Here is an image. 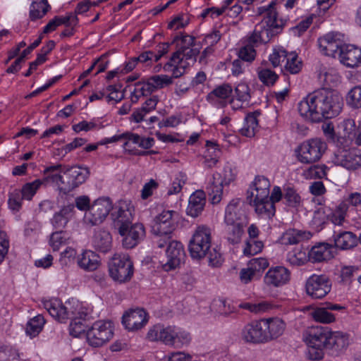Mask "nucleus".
<instances>
[{"mask_svg": "<svg viewBox=\"0 0 361 361\" xmlns=\"http://www.w3.org/2000/svg\"><path fill=\"white\" fill-rule=\"evenodd\" d=\"M232 92V87L229 84H223L214 89L207 95V99H210L214 96L220 99H226L231 95Z\"/></svg>", "mask_w": 361, "mask_h": 361, "instance_id": "864d4df0", "label": "nucleus"}, {"mask_svg": "<svg viewBox=\"0 0 361 361\" xmlns=\"http://www.w3.org/2000/svg\"><path fill=\"white\" fill-rule=\"evenodd\" d=\"M235 94L237 99L241 102H248L251 97L250 87L245 82H240L235 87Z\"/></svg>", "mask_w": 361, "mask_h": 361, "instance_id": "13d9d810", "label": "nucleus"}, {"mask_svg": "<svg viewBox=\"0 0 361 361\" xmlns=\"http://www.w3.org/2000/svg\"><path fill=\"white\" fill-rule=\"evenodd\" d=\"M113 209L109 198H99L95 200L86 211L84 221L91 226H96L102 224Z\"/></svg>", "mask_w": 361, "mask_h": 361, "instance_id": "1a4fd4ad", "label": "nucleus"}, {"mask_svg": "<svg viewBox=\"0 0 361 361\" xmlns=\"http://www.w3.org/2000/svg\"><path fill=\"white\" fill-rule=\"evenodd\" d=\"M256 51L253 45L247 44L239 50V59L244 61L251 62L255 59Z\"/></svg>", "mask_w": 361, "mask_h": 361, "instance_id": "0e129e2a", "label": "nucleus"}, {"mask_svg": "<svg viewBox=\"0 0 361 361\" xmlns=\"http://www.w3.org/2000/svg\"><path fill=\"white\" fill-rule=\"evenodd\" d=\"M341 62L347 67L356 68L361 65V49L352 45L344 44L339 52Z\"/></svg>", "mask_w": 361, "mask_h": 361, "instance_id": "412c9836", "label": "nucleus"}, {"mask_svg": "<svg viewBox=\"0 0 361 361\" xmlns=\"http://www.w3.org/2000/svg\"><path fill=\"white\" fill-rule=\"evenodd\" d=\"M44 307L51 317L61 323H64L68 318L69 313L67 308L60 300H54L46 302Z\"/></svg>", "mask_w": 361, "mask_h": 361, "instance_id": "c756f323", "label": "nucleus"}, {"mask_svg": "<svg viewBox=\"0 0 361 361\" xmlns=\"http://www.w3.org/2000/svg\"><path fill=\"white\" fill-rule=\"evenodd\" d=\"M262 319L246 324L241 331V338L247 343H266Z\"/></svg>", "mask_w": 361, "mask_h": 361, "instance_id": "a211bd4d", "label": "nucleus"}, {"mask_svg": "<svg viewBox=\"0 0 361 361\" xmlns=\"http://www.w3.org/2000/svg\"><path fill=\"white\" fill-rule=\"evenodd\" d=\"M247 266L256 274V276H259L261 272L267 268L269 263L264 258H254L249 262Z\"/></svg>", "mask_w": 361, "mask_h": 361, "instance_id": "4d7b16f0", "label": "nucleus"}, {"mask_svg": "<svg viewBox=\"0 0 361 361\" xmlns=\"http://www.w3.org/2000/svg\"><path fill=\"white\" fill-rule=\"evenodd\" d=\"M148 322L147 313L142 308L126 311L122 317V324L128 331L142 329Z\"/></svg>", "mask_w": 361, "mask_h": 361, "instance_id": "2eb2a0df", "label": "nucleus"}, {"mask_svg": "<svg viewBox=\"0 0 361 361\" xmlns=\"http://www.w3.org/2000/svg\"><path fill=\"white\" fill-rule=\"evenodd\" d=\"M195 37L188 35H181L180 43L176 44L177 51L174 52L171 58V61L176 62V59H179L180 52L184 51V49L190 48L195 46Z\"/></svg>", "mask_w": 361, "mask_h": 361, "instance_id": "37998d69", "label": "nucleus"}, {"mask_svg": "<svg viewBox=\"0 0 361 361\" xmlns=\"http://www.w3.org/2000/svg\"><path fill=\"white\" fill-rule=\"evenodd\" d=\"M209 189V196L210 197L212 204H217L221 200V195L223 192V185L219 180H216L215 183H212Z\"/></svg>", "mask_w": 361, "mask_h": 361, "instance_id": "6e6d98bb", "label": "nucleus"}, {"mask_svg": "<svg viewBox=\"0 0 361 361\" xmlns=\"http://www.w3.org/2000/svg\"><path fill=\"white\" fill-rule=\"evenodd\" d=\"M56 25H65L66 27L75 26L78 24V18L75 14L70 13L66 16H55Z\"/></svg>", "mask_w": 361, "mask_h": 361, "instance_id": "69168bd1", "label": "nucleus"}, {"mask_svg": "<svg viewBox=\"0 0 361 361\" xmlns=\"http://www.w3.org/2000/svg\"><path fill=\"white\" fill-rule=\"evenodd\" d=\"M88 314L85 312H79L78 316L72 319L69 331L70 334L74 337H78L82 334L87 333L89 324H87Z\"/></svg>", "mask_w": 361, "mask_h": 361, "instance_id": "473e14b6", "label": "nucleus"}, {"mask_svg": "<svg viewBox=\"0 0 361 361\" xmlns=\"http://www.w3.org/2000/svg\"><path fill=\"white\" fill-rule=\"evenodd\" d=\"M258 78L263 84L271 86L275 83L279 77L274 71L264 68L258 71Z\"/></svg>", "mask_w": 361, "mask_h": 361, "instance_id": "5fc2aeb1", "label": "nucleus"}, {"mask_svg": "<svg viewBox=\"0 0 361 361\" xmlns=\"http://www.w3.org/2000/svg\"><path fill=\"white\" fill-rule=\"evenodd\" d=\"M254 191L247 192V201L255 207V212L259 216L270 219L276 212L275 206L273 202L269 199V197L263 200H257L254 197Z\"/></svg>", "mask_w": 361, "mask_h": 361, "instance_id": "6ab92c4d", "label": "nucleus"}, {"mask_svg": "<svg viewBox=\"0 0 361 361\" xmlns=\"http://www.w3.org/2000/svg\"><path fill=\"white\" fill-rule=\"evenodd\" d=\"M78 264L84 270L93 271L100 265L99 257L94 252L85 250L78 257Z\"/></svg>", "mask_w": 361, "mask_h": 361, "instance_id": "cd10ccee", "label": "nucleus"}, {"mask_svg": "<svg viewBox=\"0 0 361 361\" xmlns=\"http://www.w3.org/2000/svg\"><path fill=\"white\" fill-rule=\"evenodd\" d=\"M349 345L348 334L341 332L330 331V336L329 337V343L327 349L332 350L336 353H339L345 350Z\"/></svg>", "mask_w": 361, "mask_h": 361, "instance_id": "c85d7f7f", "label": "nucleus"}, {"mask_svg": "<svg viewBox=\"0 0 361 361\" xmlns=\"http://www.w3.org/2000/svg\"><path fill=\"white\" fill-rule=\"evenodd\" d=\"M331 289V282L326 275L313 274L309 277L305 283L307 294L313 299H322Z\"/></svg>", "mask_w": 361, "mask_h": 361, "instance_id": "9d476101", "label": "nucleus"}, {"mask_svg": "<svg viewBox=\"0 0 361 361\" xmlns=\"http://www.w3.org/2000/svg\"><path fill=\"white\" fill-rule=\"evenodd\" d=\"M61 173L62 175L61 182L59 183V190L67 194L85 182L89 171L87 170L86 173H83L78 167L63 166Z\"/></svg>", "mask_w": 361, "mask_h": 361, "instance_id": "423d86ee", "label": "nucleus"}, {"mask_svg": "<svg viewBox=\"0 0 361 361\" xmlns=\"http://www.w3.org/2000/svg\"><path fill=\"white\" fill-rule=\"evenodd\" d=\"M329 336L330 331L327 327L312 326L308 330L305 341L310 348L311 360H319L323 358L324 350L327 349Z\"/></svg>", "mask_w": 361, "mask_h": 361, "instance_id": "7ed1b4c3", "label": "nucleus"}, {"mask_svg": "<svg viewBox=\"0 0 361 361\" xmlns=\"http://www.w3.org/2000/svg\"><path fill=\"white\" fill-rule=\"evenodd\" d=\"M343 129V137L345 139V145L348 146L353 141L355 140L358 126H356L355 121L352 118H348L342 123Z\"/></svg>", "mask_w": 361, "mask_h": 361, "instance_id": "58836bf2", "label": "nucleus"}, {"mask_svg": "<svg viewBox=\"0 0 361 361\" xmlns=\"http://www.w3.org/2000/svg\"><path fill=\"white\" fill-rule=\"evenodd\" d=\"M122 237L123 246L126 249L135 247L145 236V229L142 224H132L118 233Z\"/></svg>", "mask_w": 361, "mask_h": 361, "instance_id": "4468645a", "label": "nucleus"}, {"mask_svg": "<svg viewBox=\"0 0 361 361\" xmlns=\"http://www.w3.org/2000/svg\"><path fill=\"white\" fill-rule=\"evenodd\" d=\"M346 101L353 108H361V85H356L350 90L346 96Z\"/></svg>", "mask_w": 361, "mask_h": 361, "instance_id": "49530a36", "label": "nucleus"}, {"mask_svg": "<svg viewBox=\"0 0 361 361\" xmlns=\"http://www.w3.org/2000/svg\"><path fill=\"white\" fill-rule=\"evenodd\" d=\"M290 279V272L283 267L270 269L264 276V281L268 285L279 286L287 283Z\"/></svg>", "mask_w": 361, "mask_h": 361, "instance_id": "393cba45", "label": "nucleus"}, {"mask_svg": "<svg viewBox=\"0 0 361 361\" xmlns=\"http://www.w3.org/2000/svg\"><path fill=\"white\" fill-rule=\"evenodd\" d=\"M92 244L94 248L101 252H109L112 246V238L110 233L104 229H99L95 231Z\"/></svg>", "mask_w": 361, "mask_h": 361, "instance_id": "bb28decb", "label": "nucleus"}, {"mask_svg": "<svg viewBox=\"0 0 361 361\" xmlns=\"http://www.w3.org/2000/svg\"><path fill=\"white\" fill-rule=\"evenodd\" d=\"M113 326L109 321H97L87 329L86 336L89 344L99 347L108 342L113 336Z\"/></svg>", "mask_w": 361, "mask_h": 361, "instance_id": "0eeeda50", "label": "nucleus"}, {"mask_svg": "<svg viewBox=\"0 0 361 361\" xmlns=\"http://www.w3.org/2000/svg\"><path fill=\"white\" fill-rule=\"evenodd\" d=\"M133 271V263L128 255L116 254L109 264V276L120 283L129 281Z\"/></svg>", "mask_w": 361, "mask_h": 361, "instance_id": "39448f33", "label": "nucleus"}, {"mask_svg": "<svg viewBox=\"0 0 361 361\" xmlns=\"http://www.w3.org/2000/svg\"><path fill=\"white\" fill-rule=\"evenodd\" d=\"M158 97L152 96L147 99L142 107L137 109L131 115L132 120L135 123H140L144 120L145 116L155 109L158 103Z\"/></svg>", "mask_w": 361, "mask_h": 361, "instance_id": "f704fd0d", "label": "nucleus"}, {"mask_svg": "<svg viewBox=\"0 0 361 361\" xmlns=\"http://www.w3.org/2000/svg\"><path fill=\"white\" fill-rule=\"evenodd\" d=\"M270 183L264 176H257L255 179L254 187L247 191H254V197L257 200L266 199L269 195Z\"/></svg>", "mask_w": 361, "mask_h": 361, "instance_id": "72a5a7b5", "label": "nucleus"}, {"mask_svg": "<svg viewBox=\"0 0 361 361\" xmlns=\"http://www.w3.org/2000/svg\"><path fill=\"white\" fill-rule=\"evenodd\" d=\"M266 342L280 337L284 332L286 324L279 318L262 319Z\"/></svg>", "mask_w": 361, "mask_h": 361, "instance_id": "4be33fe9", "label": "nucleus"}, {"mask_svg": "<svg viewBox=\"0 0 361 361\" xmlns=\"http://www.w3.org/2000/svg\"><path fill=\"white\" fill-rule=\"evenodd\" d=\"M326 149V145L321 139H312L300 146L298 159L305 164L314 163L320 159Z\"/></svg>", "mask_w": 361, "mask_h": 361, "instance_id": "6e6552de", "label": "nucleus"}, {"mask_svg": "<svg viewBox=\"0 0 361 361\" xmlns=\"http://www.w3.org/2000/svg\"><path fill=\"white\" fill-rule=\"evenodd\" d=\"M42 184H43V181L40 179L25 184L22 190H20L22 197L30 200Z\"/></svg>", "mask_w": 361, "mask_h": 361, "instance_id": "09e8293b", "label": "nucleus"}, {"mask_svg": "<svg viewBox=\"0 0 361 361\" xmlns=\"http://www.w3.org/2000/svg\"><path fill=\"white\" fill-rule=\"evenodd\" d=\"M206 257L208 259L209 264L214 267H219L223 262L221 254L216 248H213L212 250L210 248Z\"/></svg>", "mask_w": 361, "mask_h": 361, "instance_id": "338daca9", "label": "nucleus"}, {"mask_svg": "<svg viewBox=\"0 0 361 361\" xmlns=\"http://www.w3.org/2000/svg\"><path fill=\"white\" fill-rule=\"evenodd\" d=\"M152 86L148 79L147 81H139L135 83L133 94H139L142 97L150 95L154 92Z\"/></svg>", "mask_w": 361, "mask_h": 361, "instance_id": "e2e57ef3", "label": "nucleus"}, {"mask_svg": "<svg viewBox=\"0 0 361 361\" xmlns=\"http://www.w3.org/2000/svg\"><path fill=\"white\" fill-rule=\"evenodd\" d=\"M260 114L258 111L253 113H250L245 118V123L243 127L240 129L241 134L246 137H253L255 134V130L258 127L257 116Z\"/></svg>", "mask_w": 361, "mask_h": 361, "instance_id": "c9c22d12", "label": "nucleus"}, {"mask_svg": "<svg viewBox=\"0 0 361 361\" xmlns=\"http://www.w3.org/2000/svg\"><path fill=\"white\" fill-rule=\"evenodd\" d=\"M49 5L47 0H42L39 3H33L30 12V18L32 20L42 18L48 11Z\"/></svg>", "mask_w": 361, "mask_h": 361, "instance_id": "a18cd8bd", "label": "nucleus"}, {"mask_svg": "<svg viewBox=\"0 0 361 361\" xmlns=\"http://www.w3.org/2000/svg\"><path fill=\"white\" fill-rule=\"evenodd\" d=\"M275 6L276 3L272 1L269 4L267 8H264L266 16L262 23L257 25V27H259V28L269 30V32L271 34V37L279 33L285 25V21L282 19L279 20L277 18L278 14L275 9Z\"/></svg>", "mask_w": 361, "mask_h": 361, "instance_id": "dca6fc26", "label": "nucleus"}, {"mask_svg": "<svg viewBox=\"0 0 361 361\" xmlns=\"http://www.w3.org/2000/svg\"><path fill=\"white\" fill-rule=\"evenodd\" d=\"M147 338L151 341H159L166 345L176 348L188 345L191 340L189 333L180 331L176 326L164 327L159 324L154 326L149 330Z\"/></svg>", "mask_w": 361, "mask_h": 361, "instance_id": "f03ea898", "label": "nucleus"}, {"mask_svg": "<svg viewBox=\"0 0 361 361\" xmlns=\"http://www.w3.org/2000/svg\"><path fill=\"white\" fill-rule=\"evenodd\" d=\"M330 247L328 243H320L313 246L307 255V260L312 262H320L329 259L331 257Z\"/></svg>", "mask_w": 361, "mask_h": 361, "instance_id": "2f4dec72", "label": "nucleus"}, {"mask_svg": "<svg viewBox=\"0 0 361 361\" xmlns=\"http://www.w3.org/2000/svg\"><path fill=\"white\" fill-rule=\"evenodd\" d=\"M335 246L341 250H349L357 245L359 238L350 231H343L334 235Z\"/></svg>", "mask_w": 361, "mask_h": 361, "instance_id": "7c9ffc66", "label": "nucleus"}, {"mask_svg": "<svg viewBox=\"0 0 361 361\" xmlns=\"http://www.w3.org/2000/svg\"><path fill=\"white\" fill-rule=\"evenodd\" d=\"M245 226L246 224H226L225 233L227 240L233 245L238 243Z\"/></svg>", "mask_w": 361, "mask_h": 361, "instance_id": "e433bc0d", "label": "nucleus"}, {"mask_svg": "<svg viewBox=\"0 0 361 361\" xmlns=\"http://www.w3.org/2000/svg\"><path fill=\"white\" fill-rule=\"evenodd\" d=\"M23 199L20 190H15L9 195L8 201L9 208L13 211H19L21 207Z\"/></svg>", "mask_w": 361, "mask_h": 361, "instance_id": "680f3d73", "label": "nucleus"}, {"mask_svg": "<svg viewBox=\"0 0 361 361\" xmlns=\"http://www.w3.org/2000/svg\"><path fill=\"white\" fill-rule=\"evenodd\" d=\"M224 221L226 224H247L246 216L240 207V199H233L229 202Z\"/></svg>", "mask_w": 361, "mask_h": 361, "instance_id": "5701e85b", "label": "nucleus"}, {"mask_svg": "<svg viewBox=\"0 0 361 361\" xmlns=\"http://www.w3.org/2000/svg\"><path fill=\"white\" fill-rule=\"evenodd\" d=\"M111 218L114 226L118 233L123 232L124 228L132 224L133 219V209L126 202H120L119 204L112 209Z\"/></svg>", "mask_w": 361, "mask_h": 361, "instance_id": "ddd939ff", "label": "nucleus"}, {"mask_svg": "<svg viewBox=\"0 0 361 361\" xmlns=\"http://www.w3.org/2000/svg\"><path fill=\"white\" fill-rule=\"evenodd\" d=\"M343 106V99L337 92L322 88L304 98L298 104V111L306 120L319 123L337 116Z\"/></svg>", "mask_w": 361, "mask_h": 361, "instance_id": "f257e3e1", "label": "nucleus"}, {"mask_svg": "<svg viewBox=\"0 0 361 361\" xmlns=\"http://www.w3.org/2000/svg\"><path fill=\"white\" fill-rule=\"evenodd\" d=\"M234 179L235 174L229 166H226L224 169L223 173H215L213 175V183H215L216 180H219V182L223 185L230 184Z\"/></svg>", "mask_w": 361, "mask_h": 361, "instance_id": "3c124183", "label": "nucleus"}, {"mask_svg": "<svg viewBox=\"0 0 361 361\" xmlns=\"http://www.w3.org/2000/svg\"><path fill=\"white\" fill-rule=\"evenodd\" d=\"M305 238V233L292 230L285 233L282 238V243L284 245H295L301 242Z\"/></svg>", "mask_w": 361, "mask_h": 361, "instance_id": "603ef678", "label": "nucleus"}, {"mask_svg": "<svg viewBox=\"0 0 361 361\" xmlns=\"http://www.w3.org/2000/svg\"><path fill=\"white\" fill-rule=\"evenodd\" d=\"M70 238L69 233L66 231H55L50 235L49 245L54 251L59 250L61 245L68 243Z\"/></svg>", "mask_w": 361, "mask_h": 361, "instance_id": "79ce46f5", "label": "nucleus"}, {"mask_svg": "<svg viewBox=\"0 0 361 361\" xmlns=\"http://www.w3.org/2000/svg\"><path fill=\"white\" fill-rule=\"evenodd\" d=\"M166 262L163 264L165 271H169L178 267L185 257L183 245L176 240L169 243L166 250Z\"/></svg>", "mask_w": 361, "mask_h": 361, "instance_id": "aec40b11", "label": "nucleus"}, {"mask_svg": "<svg viewBox=\"0 0 361 361\" xmlns=\"http://www.w3.org/2000/svg\"><path fill=\"white\" fill-rule=\"evenodd\" d=\"M311 316L317 322L328 324L335 320L333 314L329 312L326 307H318L311 312Z\"/></svg>", "mask_w": 361, "mask_h": 361, "instance_id": "de8ad7c7", "label": "nucleus"}, {"mask_svg": "<svg viewBox=\"0 0 361 361\" xmlns=\"http://www.w3.org/2000/svg\"><path fill=\"white\" fill-rule=\"evenodd\" d=\"M287 261L293 266H301L307 261L305 250L302 247H295L287 255Z\"/></svg>", "mask_w": 361, "mask_h": 361, "instance_id": "a19ab883", "label": "nucleus"}, {"mask_svg": "<svg viewBox=\"0 0 361 361\" xmlns=\"http://www.w3.org/2000/svg\"><path fill=\"white\" fill-rule=\"evenodd\" d=\"M286 204L290 207H295L300 202V197L293 188H288L283 195Z\"/></svg>", "mask_w": 361, "mask_h": 361, "instance_id": "052dcab7", "label": "nucleus"}, {"mask_svg": "<svg viewBox=\"0 0 361 361\" xmlns=\"http://www.w3.org/2000/svg\"><path fill=\"white\" fill-rule=\"evenodd\" d=\"M264 244L262 241L251 239L247 242L243 252L245 255H254L262 250Z\"/></svg>", "mask_w": 361, "mask_h": 361, "instance_id": "bf43d9fd", "label": "nucleus"}, {"mask_svg": "<svg viewBox=\"0 0 361 361\" xmlns=\"http://www.w3.org/2000/svg\"><path fill=\"white\" fill-rule=\"evenodd\" d=\"M211 246L210 228L203 225L197 226L188 245V250L192 258L200 259L205 257Z\"/></svg>", "mask_w": 361, "mask_h": 361, "instance_id": "20e7f679", "label": "nucleus"}, {"mask_svg": "<svg viewBox=\"0 0 361 361\" xmlns=\"http://www.w3.org/2000/svg\"><path fill=\"white\" fill-rule=\"evenodd\" d=\"M334 162L348 169H355L361 165V150L357 148H338L334 153Z\"/></svg>", "mask_w": 361, "mask_h": 361, "instance_id": "9b49d317", "label": "nucleus"}, {"mask_svg": "<svg viewBox=\"0 0 361 361\" xmlns=\"http://www.w3.org/2000/svg\"><path fill=\"white\" fill-rule=\"evenodd\" d=\"M205 203L204 192L201 190H196L189 198L187 214L194 218L198 216L203 211Z\"/></svg>", "mask_w": 361, "mask_h": 361, "instance_id": "a878e982", "label": "nucleus"}, {"mask_svg": "<svg viewBox=\"0 0 361 361\" xmlns=\"http://www.w3.org/2000/svg\"><path fill=\"white\" fill-rule=\"evenodd\" d=\"M75 205L68 204L56 212L51 219V224L56 231H63L74 212Z\"/></svg>", "mask_w": 361, "mask_h": 361, "instance_id": "b1692460", "label": "nucleus"}, {"mask_svg": "<svg viewBox=\"0 0 361 361\" xmlns=\"http://www.w3.org/2000/svg\"><path fill=\"white\" fill-rule=\"evenodd\" d=\"M173 211H164L155 216L151 224L152 233L153 234H172L176 228V224L173 220Z\"/></svg>", "mask_w": 361, "mask_h": 361, "instance_id": "f3484780", "label": "nucleus"}, {"mask_svg": "<svg viewBox=\"0 0 361 361\" xmlns=\"http://www.w3.org/2000/svg\"><path fill=\"white\" fill-rule=\"evenodd\" d=\"M343 35L338 32H331L319 38L318 44L322 52L329 56L335 57L344 47Z\"/></svg>", "mask_w": 361, "mask_h": 361, "instance_id": "f8f14e48", "label": "nucleus"}, {"mask_svg": "<svg viewBox=\"0 0 361 361\" xmlns=\"http://www.w3.org/2000/svg\"><path fill=\"white\" fill-rule=\"evenodd\" d=\"M285 70L290 74H297L302 69V61L298 59V55L293 52L288 53Z\"/></svg>", "mask_w": 361, "mask_h": 361, "instance_id": "c03bdc74", "label": "nucleus"}, {"mask_svg": "<svg viewBox=\"0 0 361 361\" xmlns=\"http://www.w3.org/2000/svg\"><path fill=\"white\" fill-rule=\"evenodd\" d=\"M63 166L61 164H56L47 167L44 170V177L42 180L43 183H53L59 187V183L61 182L62 175L61 171L63 169Z\"/></svg>", "mask_w": 361, "mask_h": 361, "instance_id": "4c0bfd02", "label": "nucleus"}, {"mask_svg": "<svg viewBox=\"0 0 361 361\" xmlns=\"http://www.w3.org/2000/svg\"><path fill=\"white\" fill-rule=\"evenodd\" d=\"M45 319L42 314H38L30 319L26 326V334L30 337H35L42 330Z\"/></svg>", "mask_w": 361, "mask_h": 361, "instance_id": "ea45409f", "label": "nucleus"}, {"mask_svg": "<svg viewBox=\"0 0 361 361\" xmlns=\"http://www.w3.org/2000/svg\"><path fill=\"white\" fill-rule=\"evenodd\" d=\"M312 16L307 17L306 19L302 20L298 25L292 27L291 31L294 35L300 37L312 23Z\"/></svg>", "mask_w": 361, "mask_h": 361, "instance_id": "774afa93", "label": "nucleus"}, {"mask_svg": "<svg viewBox=\"0 0 361 361\" xmlns=\"http://www.w3.org/2000/svg\"><path fill=\"white\" fill-rule=\"evenodd\" d=\"M150 84L152 85V90L156 91L161 89L165 86H168L173 82L171 77L166 75H156L148 78Z\"/></svg>", "mask_w": 361, "mask_h": 361, "instance_id": "8fccbe9b", "label": "nucleus"}]
</instances>
